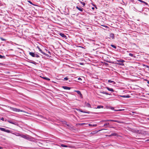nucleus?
Masks as SVG:
<instances>
[{"mask_svg": "<svg viewBox=\"0 0 149 149\" xmlns=\"http://www.w3.org/2000/svg\"><path fill=\"white\" fill-rule=\"evenodd\" d=\"M20 136L22 138L30 141L33 140L34 139L33 137L28 135L22 134Z\"/></svg>", "mask_w": 149, "mask_h": 149, "instance_id": "1", "label": "nucleus"}, {"mask_svg": "<svg viewBox=\"0 0 149 149\" xmlns=\"http://www.w3.org/2000/svg\"><path fill=\"white\" fill-rule=\"evenodd\" d=\"M10 109L11 111H15V112L21 111V112H24V113H26L25 111H24L20 110L19 109H17L16 108L10 107Z\"/></svg>", "mask_w": 149, "mask_h": 149, "instance_id": "2", "label": "nucleus"}, {"mask_svg": "<svg viewBox=\"0 0 149 149\" xmlns=\"http://www.w3.org/2000/svg\"><path fill=\"white\" fill-rule=\"evenodd\" d=\"M117 61L118 62V63H116V64L118 65H122V66H124V64L123 63L125 62V61L123 60H117Z\"/></svg>", "mask_w": 149, "mask_h": 149, "instance_id": "3", "label": "nucleus"}, {"mask_svg": "<svg viewBox=\"0 0 149 149\" xmlns=\"http://www.w3.org/2000/svg\"><path fill=\"white\" fill-rule=\"evenodd\" d=\"M0 130L1 131L5 132L7 133L10 132V130H6V129L5 128H3L0 127Z\"/></svg>", "mask_w": 149, "mask_h": 149, "instance_id": "4", "label": "nucleus"}, {"mask_svg": "<svg viewBox=\"0 0 149 149\" xmlns=\"http://www.w3.org/2000/svg\"><path fill=\"white\" fill-rule=\"evenodd\" d=\"M7 121L8 122V123H10L11 124H14V125H17V123H16V122H15V121L10 120H7Z\"/></svg>", "mask_w": 149, "mask_h": 149, "instance_id": "5", "label": "nucleus"}, {"mask_svg": "<svg viewBox=\"0 0 149 149\" xmlns=\"http://www.w3.org/2000/svg\"><path fill=\"white\" fill-rule=\"evenodd\" d=\"M37 48H38V50H39V51L41 53H42V54H44V55H47V54H46L45 53H44V52H43L42 50L39 48V47H37Z\"/></svg>", "mask_w": 149, "mask_h": 149, "instance_id": "6", "label": "nucleus"}, {"mask_svg": "<svg viewBox=\"0 0 149 149\" xmlns=\"http://www.w3.org/2000/svg\"><path fill=\"white\" fill-rule=\"evenodd\" d=\"M76 8L80 11H83V9L81 7L77 6Z\"/></svg>", "mask_w": 149, "mask_h": 149, "instance_id": "7", "label": "nucleus"}, {"mask_svg": "<svg viewBox=\"0 0 149 149\" xmlns=\"http://www.w3.org/2000/svg\"><path fill=\"white\" fill-rule=\"evenodd\" d=\"M75 92H76L79 95L80 97H82V94L79 91H75Z\"/></svg>", "mask_w": 149, "mask_h": 149, "instance_id": "8", "label": "nucleus"}, {"mask_svg": "<svg viewBox=\"0 0 149 149\" xmlns=\"http://www.w3.org/2000/svg\"><path fill=\"white\" fill-rule=\"evenodd\" d=\"M110 38H111L113 39H114V34L113 33H110Z\"/></svg>", "mask_w": 149, "mask_h": 149, "instance_id": "9", "label": "nucleus"}, {"mask_svg": "<svg viewBox=\"0 0 149 149\" xmlns=\"http://www.w3.org/2000/svg\"><path fill=\"white\" fill-rule=\"evenodd\" d=\"M59 35L62 37L64 38H65L66 37V36L65 34H64L62 33H59Z\"/></svg>", "mask_w": 149, "mask_h": 149, "instance_id": "10", "label": "nucleus"}, {"mask_svg": "<svg viewBox=\"0 0 149 149\" xmlns=\"http://www.w3.org/2000/svg\"><path fill=\"white\" fill-rule=\"evenodd\" d=\"M63 88L64 89H65L66 90H70V87L66 86H63Z\"/></svg>", "mask_w": 149, "mask_h": 149, "instance_id": "11", "label": "nucleus"}, {"mask_svg": "<svg viewBox=\"0 0 149 149\" xmlns=\"http://www.w3.org/2000/svg\"><path fill=\"white\" fill-rule=\"evenodd\" d=\"M106 88L108 90H109V91H111L112 92L114 91L113 90V89H112V88H109L108 87H107Z\"/></svg>", "mask_w": 149, "mask_h": 149, "instance_id": "12", "label": "nucleus"}, {"mask_svg": "<svg viewBox=\"0 0 149 149\" xmlns=\"http://www.w3.org/2000/svg\"><path fill=\"white\" fill-rule=\"evenodd\" d=\"M29 54L33 57H35V54L33 52H30L29 53Z\"/></svg>", "mask_w": 149, "mask_h": 149, "instance_id": "13", "label": "nucleus"}, {"mask_svg": "<svg viewBox=\"0 0 149 149\" xmlns=\"http://www.w3.org/2000/svg\"><path fill=\"white\" fill-rule=\"evenodd\" d=\"M120 97H124V98H129L130 97V96L129 95H121L120 96Z\"/></svg>", "mask_w": 149, "mask_h": 149, "instance_id": "14", "label": "nucleus"}, {"mask_svg": "<svg viewBox=\"0 0 149 149\" xmlns=\"http://www.w3.org/2000/svg\"><path fill=\"white\" fill-rule=\"evenodd\" d=\"M63 124L65 126H69L67 124V122L65 121H64L63 122Z\"/></svg>", "mask_w": 149, "mask_h": 149, "instance_id": "15", "label": "nucleus"}, {"mask_svg": "<svg viewBox=\"0 0 149 149\" xmlns=\"http://www.w3.org/2000/svg\"><path fill=\"white\" fill-rule=\"evenodd\" d=\"M100 93H103V94H105L107 95H109V94L108 93H107L106 92H105L104 91H100Z\"/></svg>", "mask_w": 149, "mask_h": 149, "instance_id": "16", "label": "nucleus"}, {"mask_svg": "<svg viewBox=\"0 0 149 149\" xmlns=\"http://www.w3.org/2000/svg\"><path fill=\"white\" fill-rule=\"evenodd\" d=\"M86 106H87L88 107L91 108V105L88 103H86Z\"/></svg>", "mask_w": 149, "mask_h": 149, "instance_id": "17", "label": "nucleus"}, {"mask_svg": "<svg viewBox=\"0 0 149 149\" xmlns=\"http://www.w3.org/2000/svg\"><path fill=\"white\" fill-rule=\"evenodd\" d=\"M108 81L109 83H113V84H115V83L114 81H111L110 80H109Z\"/></svg>", "mask_w": 149, "mask_h": 149, "instance_id": "18", "label": "nucleus"}, {"mask_svg": "<svg viewBox=\"0 0 149 149\" xmlns=\"http://www.w3.org/2000/svg\"><path fill=\"white\" fill-rule=\"evenodd\" d=\"M103 108V107L102 106H97V107L96 108V109H100V108Z\"/></svg>", "mask_w": 149, "mask_h": 149, "instance_id": "19", "label": "nucleus"}, {"mask_svg": "<svg viewBox=\"0 0 149 149\" xmlns=\"http://www.w3.org/2000/svg\"><path fill=\"white\" fill-rule=\"evenodd\" d=\"M60 146L61 147H68V146H67L63 145V144H61V145H60Z\"/></svg>", "mask_w": 149, "mask_h": 149, "instance_id": "20", "label": "nucleus"}, {"mask_svg": "<svg viewBox=\"0 0 149 149\" xmlns=\"http://www.w3.org/2000/svg\"><path fill=\"white\" fill-rule=\"evenodd\" d=\"M79 111H80V112H84V113H89V112L84 111H82V110H80V109H79Z\"/></svg>", "mask_w": 149, "mask_h": 149, "instance_id": "21", "label": "nucleus"}, {"mask_svg": "<svg viewBox=\"0 0 149 149\" xmlns=\"http://www.w3.org/2000/svg\"><path fill=\"white\" fill-rule=\"evenodd\" d=\"M116 134L115 133L111 134L109 136H116Z\"/></svg>", "mask_w": 149, "mask_h": 149, "instance_id": "22", "label": "nucleus"}, {"mask_svg": "<svg viewBox=\"0 0 149 149\" xmlns=\"http://www.w3.org/2000/svg\"><path fill=\"white\" fill-rule=\"evenodd\" d=\"M139 1H140L141 2H143V3H145L146 5H147L148 4V3H147L145 2L144 1H142L141 0H139Z\"/></svg>", "mask_w": 149, "mask_h": 149, "instance_id": "23", "label": "nucleus"}, {"mask_svg": "<svg viewBox=\"0 0 149 149\" xmlns=\"http://www.w3.org/2000/svg\"><path fill=\"white\" fill-rule=\"evenodd\" d=\"M0 58H5V57L4 56H2L0 55Z\"/></svg>", "mask_w": 149, "mask_h": 149, "instance_id": "24", "label": "nucleus"}, {"mask_svg": "<svg viewBox=\"0 0 149 149\" xmlns=\"http://www.w3.org/2000/svg\"><path fill=\"white\" fill-rule=\"evenodd\" d=\"M43 78L44 79H45L47 80H50V79L49 78H47V77H43Z\"/></svg>", "mask_w": 149, "mask_h": 149, "instance_id": "25", "label": "nucleus"}, {"mask_svg": "<svg viewBox=\"0 0 149 149\" xmlns=\"http://www.w3.org/2000/svg\"><path fill=\"white\" fill-rule=\"evenodd\" d=\"M35 57H37V58L39 57V56L37 54H35Z\"/></svg>", "mask_w": 149, "mask_h": 149, "instance_id": "26", "label": "nucleus"}, {"mask_svg": "<svg viewBox=\"0 0 149 149\" xmlns=\"http://www.w3.org/2000/svg\"><path fill=\"white\" fill-rule=\"evenodd\" d=\"M111 46L112 47H113L115 49H116V46H115L114 45H111Z\"/></svg>", "mask_w": 149, "mask_h": 149, "instance_id": "27", "label": "nucleus"}, {"mask_svg": "<svg viewBox=\"0 0 149 149\" xmlns=\"http://www.w3.org/2000/svg\"><path fill=\"white\" fill-rule=\"evenodd\" d=\"M81 3L82 4L83 6H84L85 5V4L84 2H81Z\"/></svg>", "mask_w": 149, "mask_h": 149, "instance_id": "28", "label": "nucleus"}, {"mask_svg": "<svg viewBox=\"0 0 149 149\" xmlns=\"http://www.w3.org/2000/svg\"><path fill=\"white\" fill-rule=\"evenodd\" d=\"M28 1V2H29L30 3V4H33V5H34L32 3V2L31 1Z\"/></svg>", "mask_w": 149, "mask_h": 149, "instance_id": "29", "label": "nucleus"}, {"mask_svg": "<svg viewBox=\"0 0 149 149\" xmlns=\"http://www.w3.org/2000/svg\"><path fill=\"white\" fill-rule=\"evenodd\" d=\"M68 79V78L67 77H66L64 78V80H67Z\"/></svg>", "mask_w": 149, "mask_h": 149, "instance_id": "30", "label": "nucleus"}, {"mask_svg": "<svg viewBox=\"0 0 149 149\" xmlns=\"http://www.w3.org/2000/svg\"><path fill=\"white\" fill-rule=\"evenodd\" d=\"M129 55L131 56H133V54L131 53H130Z\"/></svg>", "mask_w": 149, "mask_h": 149, "instance_id": "31", "label": "nucleus"}, {"mask_svg": "<svg viewBox=\"0 0 149 149\" xmlns=\"http://www.w3.org/2000/svg\"><path fill=\"white\" fill-rule=\"evenodd\" d=\"M0 119L2 120L3 121H4V119L3 118H0Z\"/></svg>", "mask_w": 149, "mask_h": 149, "instance_id": "32", "label": "nucleus"}, {"mask_svg": "<svg viewBox=\"0 0 149 149\" xmlns=\"http://www.w3.org/2000/svg\"><path fill=\"white\" fill-rule=\"evenodd\" d=\"M1 40H2L3 41V40H5L3 38H1Z\"/></svg>", "mask_w": 149, "mask_h": 149, "instance_id": "33", "label": "nucleus"}, {"mask_svg": "<svg viewBox=\"0 0 149 149\" xmlns=\"http://www.w3.org/2000/svg\"><path fill=\"white\" fill-rule=\"evenodd\" d=\"M110 121H114V122H117V121H116V120H110Z\"/></svg>", "mask_w": 149, "mask_h": 149, "instance_id": "34", "label": "nucleus"}, {"mask_svg": "<svg viewBox=\"0 0 149 149\" xmlns=\"http://www.w3.org/2000/svg\"><path fill=\"white\" fill-rule=\"evenodd\" d=\"M78 80H81V78L79 77L78 78Z\"/></svg>", "mask_w": 149, "mask_h": 149, "instance_id": "35", "label": "nucleus"}, {"mask_svg": "<svg viewBox=\"0 0 149 149\" xmlns=\"http://www.w3.org/2000/svg\"><path fill=\"white\" fill-rule=\"evenodd\" d=\"M97 125L96 124H95V125H93V126H94V127H95L96 126H97Z\"/></svg>", "mask_w": 149, "mask_h": 149, "instance_id": "36", "label": "nucleus"}, {"mask_svg": "<svg viewBox=\"0 0 149 149\" xmlns=\"http://www.w3.org/2000/svg\"><path fill=\"white\" fill-rule=\"evenodd\" d=\"M3 149V147H2L0 146V149Z\"/></svg>", "mask_w": 149, "mask_h": 149, "instance_id": "37", "label": "nucleus"}, {"mask_svg": "<svg viewBox=\"0 0 149 149\" xmlns=\"http://www.w3.org/2000/svg\"><path fill=\"white\" fill-rule=\"evenodd\" d=\"M147 83L149 84V81H148Z\"/></svg>", "mask_w": 149, "mask_h": 149, "instance_id": "38", "label": "nucleus"}, {"mask_svg": "<svg viewBox=\"0 0 149 149\" xmlns=\"http://www.w3.org/2000/svg\"><path fill=\"white\" fill-rule=\"evenodd\" d=\"M92 8L93 9H94V8H93V7H92Z\"/></svg>", "mask_w": 149, "mask_h": 149, "instance_id": "39", "label": "nucleus"}, {"mask_svg": "<svg viewBox=\"0 0 149 149\" xmlns=\"http://www.w3.org/2000/svg\"><path fill=\"white\" fill-rule=\"evenodd\" d=\"M31 63H33V64H34V63H33V62H31Z\"/></svg>", "mask_w": 149, "mask_h": 149, "instance_id": "40", "label": "nucleus"}, {"mask_svg": "<svg viewBox=\"0 0 149 149\" xmlns=\"http://www.w3.org/2000/svg\"><path fill=\"white\" fill-rule=\"evenodd\" d=\"M95 8H96V9H97V7H96L95 6Z\"/></svg>", "mask_w": 149, "mask_h": 149, "instance_id": "41", "label": "nucleus"}, {"mask_svg": "<svg viewBox=\"0 0 149 149\" xmlns=\"http://www.w3.org/2000/svg\"><path fill=\"white\" fill-rule=\"evenodd\" d=\"M118 111H121V110H118Z\"/></svg>", "mask_w": 149, "mask_h": 149, "instance_id": "42", "label": "nucleus"}, {"mask_svg": "<svg viewBox=\"0 0 149 149\" xmlns=\"http://www.w3.org/2000/svg\"><path fill=\"white\" fill-rule=\"evenodd\" d=\"M0 64H1V63H0Z\"/></svg>", "mask_w": 149, "mask_h": 149, "instance_id": "43", "label": "nucleus"}, {"mask_svg": "<svg viewBox=\"0 0 149 149\" xmlns=\"http://www.w3.org/2000/svg\"><path fill=\"white\" fill-rule=\"evenodd\" d=\"M148 95H149V93L148 94Z\"/></svg>", "mask_w": 149, "mask_h": 149, "instance_id": "44", "label": "nucleus"}]
</instances>
